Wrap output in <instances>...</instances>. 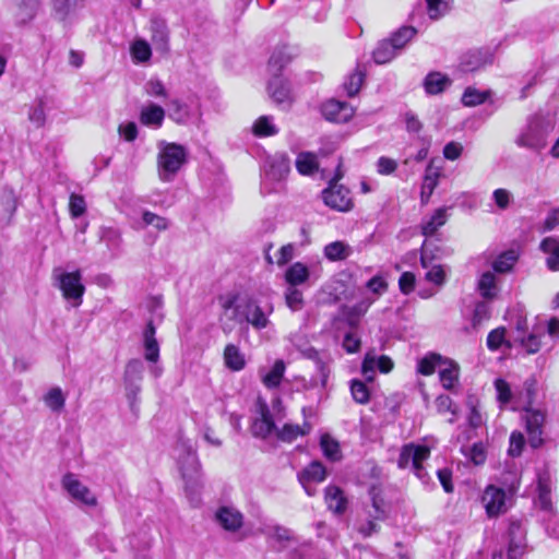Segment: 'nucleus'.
Wrapping results in <instances>:
<instances>
[{"label":"nucleus","mask_w":559,"mask_h":559,"mask_svg":"<svg viewBox=\"0 0 559 559\" xmlns=\"http://www.w3.org/2000/svg\"><path fill=\"white\" fill-rule=\"evenodd\" d=\"M131 57L136 63L147 62L152 57L150 44L142 38L135 39L130 47Z\"/></svg>","instance_id":"obj_41"},{"label":"nucleus","mask_w":559,"mask_h":559,"mask_svg":"<svg viewBox=\"0 0 559 559\" xmlns=\"http://www.w3.org/2000/svg\"><path fill=\"white\" fill-rule=\"evenodd\" d=\"M238 295L234 293H229L223 295L218 298V302L221 308L224 311V314L234 321L241 322V311L243 305H237Z\"/></svg>","instance_id":"obj_29"},{"label":"nucleus","mask_w":559,"mask_h":559,"mask_svg":"<svg viewBox=\"0 0 559 559\" xmlns=\"http://www.w3.org/2000/svg\"><path fill=\"white\" fill-rule=\"evenodd\" d=\"M225 366L233 371H240L246 367V358L235 344H227L224 348Z\"/></svg>","instance_id":"obj_31"},{"label":"nucleus","mask_w":559,"mask_h":559,"mask_svg":"<svg viewBox=\"0 0 559 559\" xmlns=\"http://www.w3.org/2000/svg\"><path fill=\"white\" fill-rule=\"evenodd\" d=\"M551 129V126L546 123L544 119L535 117L521 131L515 143L521 147L535 151L542 150L546 146L547 136Z\"/></svg>","instance_id":"obj_2"},{"label":"nucleus","mask_w":559,"mask_h":559,"mask_svg":"<svg viewBox=\"0 0 559 559\" xmlns=\"http://www.w3.org/2000/svg\"><path fill=\"white\" fill-rule=\"evenodd\" d=\"M443 362V358L438 354H429L421 358L417 365V371L423 376H431L438 365Z\"/></svg>","instance_id":"obj_46"},{"label":"nucleus","mask_w":559,"mask_h":559,"mask_svg":"<svg viewBox=\"0 0 559 559\" xmlns=\"http://www.w3.org/2000/svg\"><path fill=\"white\" fill-rule=\"evenodd\" d=\"M257 412L259 417L253 423V435L266 438L275 430V424L266 402L262 399H258L257 401Z\"/></svg>","instance_id":"obj_16"},{"label":"nucleus","mask_w":559,"mask_h":559,"mask_svg":"<svg viewBox=\"0 0 559 559\" xmlns=\"http://www.w3.org/2000/svg\"><path fill=\"white\" fill-rule=\"evenodd\" d=\"M267 88L275 103L286 106H289L293 103V93L289 83L286 80L280 76H273Z\"/></svg>","instance_id":"obj_22"},{"label":"nucleus","mask_w":559,"mask_h":559,"mask_svg":"<svg viewBox=\"0 0 559 559\" xmlns=\"http://www.w3.org/2000/svg\"><path fill=\"white\" fill-rule=\"evenodd\" d=\"M46 405L55 412L63 408L66 399L60 388L50 389L44 397Z\"/></svg>","instance_id":"obj_55"},{"label":"nucleus","mask_w":559,"mask_h":559,"mask_svg":"<svg viewBox=\"0 0 559 559\" xmlns=\"http://www.w3.org/2000/svg\"><path fill=\"white\" fill-rule=\"evenodd\" d=\"M61 485L75 502L87 507H95L97 504L95 495L74 474H66L62 477Z\"/></svg>","instance_id":"obj_8"},{"label":"nucleus","mask_w":559,"mask_h":559,"mask_svg":"<svg viewBox=\"0 0 559 559\" xmlns=\"http://www.w3.org/2000/svg\"><path fill=\"white\" fill-rule=\"evenodd\" d=\"M488 96V92H481L475 87H467L463 93L462 103L465 106L474 107L485 103Z\"/></svg>","instance_id":"obj_53"},{"label":"nucleus","mask_w":559,"mask_h":559,"mask_svg":"<svg viewBox=\"0 0 559 559\" xmlns=\"http://www.w3.org/2000/svg\"><path fill=\"white\" fill-rule=\"evenodd\" d=\"M425 277L428 282L433 283L437 286H442L445 283V272L439 264H430Z\"/></svg>","instance_id":"obj_63"},{"label":"nucleus","mask_w":559,"mask_h":559,"mask_svg":"<svg viewBox=\"0 0 559 559\" xmlns=\"http://www.w3.org/2000/svg\"><path fill=\"white\" fill-rule=\"evenodd\" d=\"M515 340L520 342L527 354H536L540 349V334L535 331L516 336Z\"/></svg>","instance_id":"obj_54"},{"label":"nucleus","mask_w":559,"mask_h":559,"mask_svg":"<svg viewBox=\"0 0 559 559\" xmlns=\"http://www.w3.org/2000/svg\"><path fill=\"white\" fill-rule=\"evenodd\" d=\"M350 393L355 402L359 404H367L370 399V392L367 385L360 380H352Z\"/></svg>","instance_id":"obj_58"},{"label":"nucleus","mask_w":559,"mask_h":559,"mask_svg":"<svg viewBox=\"0 0 559 559\" xmlns=\"http://www.w3.org/2000/svg\"><path fill=\"white\" fill-rule=\"evenodd\" d=\"M320 110L325 120L334 123H345L355 114V109L348 103L334 98L324 102Z\"/></svg>","instance_id":"obj_9"},{"label":"nucleus","mask_w":559,"mask_h":559,"mask_svg":"<svg viewBox=\"0 0 559 559\" xmlns=\"http://www.w3.org/2000/svg\"><path fill=\"white\" fill-rule=\"evenodd\" d=\"M481 501L489 518L498 516L508 510L507 495L502 488L488 486L483 493Z\"/></svg>","instance_id":"obj_10"},{"label":"nucleus","mask_w":559,"mask_h":559,"mask_svg":"<svg viewBox=\"0 0 559 559\" xmlns=\"http://www.w3.org/2000/svg\"><path fill=\"white\" fill-rule=\"evenodd\" d=\"M362 81L364 74L361 72H355L350 74L344 82V88L347 95L350 97L355 96L359 92L362 85Z\"/></svg>","instance_id":"obj_61"},{"label":"nucleus","mask_w":559,"mask_h":559,"mask_svg":"<svg viewBox=\"0 0 559 559\" xmlns=\"http://www.w3.org/2000/svg\"><path fill=\"white\" fill-rule=\"evenodd\" d=\"M311 272L302 262H295L287 267L284 280L288 286H300L311 278Z\"/></svg>","instance_id":"obj_26"},{"label":"nucleus","mask_w":559,"mask_h":559,"mask_svg":"<svg viewBox=\"0 0 559 559\" xmlns=\"http://www.w3.org/2000/svg\"><path fill=\"white\" fill-rule=\"evenodd\" d=\"M524 420L531 447L535 449L540 447L545 415L539 411H526Z\"/></svg>","instance_id":"obj_15"},{"label":"nucleus","mask_w":559,"mask_h":559,"mask_svg":"<svg viewBox=\"0 0 559 559\" xmlns=\"http://www.w3.org/2000/svg\"><path fill=\"white\" fill-rule=\"evenodd\" d=\"M142 344L144 359L152 365L150 372L155 379H157L162 376L163 368L158 365L160 349L156 338V328L153 321H148L143 330Z\"/></svg>","instance_id":"obj_6"},{"label":"nucleus","mask_w":559,"mask_h":559,"mask_svg":"<svg viewBox=\"0 0 559 559\" xmlns=\"http://www.w3.org/2000/svg\"><path fill=\"white\" fill-rule=\"evenodd\" d=\"M393 361L389 356L381 355L377 357L373 353H367L361 365V372L369 381L373 380L374 371L388 373L393 369Z\"/></svg>","instance_id":"obj_18"},{"label":"nucleus","mask_w":559,"mask_h":559,"mask_svg":"<svg viewBox=\"0 0 559 559\" xmlns=\"http://www.w3.org/2000/svg\"><path fill=\"white\" fill-rule=\"evenodd\" d=\"M151 40L155 46L156 50L160 52H167L168 40H169V32L165 21L159 19L151 20Z\"/></svg>","instance_id":"obj_25"},{"label":"nucleus","mask_w":559,"mask_h":559,"mask_svg":"<svg viewBox=\"0 0 559 559\" xmlns=\"http://www.w3.org/2000/svg\"><path fill=\"white\" fill-rule=\"evenodd\" d=\"M325 467L320 462L316 461L309 464L299 474V481L302 485V487H306V483H321L325 479Z\"/></svg>","instance_id":"obj_34"},{"label":"nucleus","mask_w":559,"mask_h":559,"mask_svg":"<svg viewBox=\"0 0 559 559\" xmlns=\"http://www.w3.org/2000/svg\"><path fill=\"white\" fill-rule=\"evenodd\" d=\"M286 370V364L283 359H277L270 370L265 368L259 369L261 382L267 389H276L280 386Z\"/></svg>","instance_id":"obj_23"},{"label":"nucleus","mask_w":559,"mask_h":559,"mask_svg":"<svg viewBox=\"0 0 559 559\" xmlns=\"http://www.w3.org/2000/svg\"><path fill=\"white\" fill-rule=\"evenodd\" d=\"M427 12L431 20H438L449 11V5L444 0H426Z\"/></svg>","instance_id":"obj_59"},{"label":"nucleus","mask_w":559,"mask_h":559,"mask_svg":"<svg viewBox=\"0 0 559 559\" xmlns=\"http://www.w3.org/2000/svg\"><path fill=\"white\" fill-rule=\"evenodd\" d=\"M290 62V56L284 48L276 49L269 61V71L273 76H280V72Z\"/></svg>","instance_id":"obj_43"},{"label":"nucleus","mask_w":559,"mask_h":559,"mask_svg":"<svg viewBox=\"0 0 559 559\" xmlns=\"http://www.w3.org/2000/svg\"><path fill=\"white\" fill-rule=\"evenodd\" d=\"M307 357L313 361L318 373V377L312 379V384L325 386L330 374L331 358L328 355L320 354L313 348L307 352Z\"/></svg>","instance_id":"obj_20"},{"label":"nucleus","mask_w":559,"mask_h":559,"mask_svg":"<svg viewBox=\"0 0 559 559\" xmlns=\"http://www.w3.org/2000/svg\"><path fill=\"white\" fill-rule=\"evenodd\" d=\"M324 500L328 509L335 514H343L347 508V499L342 489L337 486H328L325 488Z\"/></svg>","instance_id":"obj_27"},{"label":"nucleus","mask_w":559,"mask_h":559,"mask_svg":"<svg viewBox=\"0 0 559 559\" xmlns=\"http://www.w3.org/2000/svg\"><path fill=\"white\" fill-rule=\"evenodd\" d=\"M99 237L110 251H117L122 242L121 231L115 227H103Z\"/></svg>","instance_id":"obj_45"},{"label":"nucleus","mask_w":559,"mask_h":559,"mask_svg":"<svg viewBox=\"0 0 559 559\" xmlns=\"http://www.w3.org/2000/svg\"><path fill=\"white\" fill-rule=\"evenodd\" d=\"M397 55L399 52L395 50L392 44L388 41V39L380 41L372 53L373 60L378 64L388 63Z\"/></svg>","instance_id":"obj_42"},{"label":"nucleus","mask_w":559,"mask_h":559,"mask_svg":"<svg viewBox=\"0 0 559 559\" xmlns=\"http://www.w3.org/2000/svg\"><path fill=\"white\" fill-rule=\"evenodd\" d=\"M442 365L439 370L440 382L445 390H452L459 382V366L449 360H443Z\"/></svg>","instance_id":"obj_32"},{"label":"nucleus","mask_w":559,"mask_h":559,"mask_svg":"<svg viewBox=\"0 0 559 559\" xmlns=\"http://www.w3.org/2000/svg\"><path fill=\"white\" fill-rule=\"evenodd\" d=\"M253 132L258 136H270L277 133V128L271 117L262 116L254 122Z\"/></svg>","instance_id":"obj_52"},{"label":"nucleus","mask_w":559,"mask_h":559,"mask_svg":"<svg viewBox=\"0 0 559 559\" xmlns=\"http://www.w3.org/2000/svg\"><path fill=\"white\" fill-rule=\"evenodd\" d=\"M285 302L292 311H299L304 307L302 292L296 286H287Z\"/></svg>","instance_id":"obj_51"},{"label":"nucleus","mask_w":559,"mask_h":559,"mask_svg":"<svg viewBox=\"0 0 559 559\" xmlns=\"http://www.w3.org/2000/svg\"><path fill=\"white\" fill-rule=\"evenodd\" d=\"M188 160L187 148L177 143L160 141L157 154V174L163 182H170Z\"/></svg>","instance_id":"obj_1"},{"label":"nucleus","mask_w":559,"mask_h":559,"mask_svg":"<svg viewBox=\"0 0 559 559\" xmlns=\"http://www.w3.org/2000/svg\"><path fill=\"white\" fill-rule=\"evenodd\" d=\"M448 215H447V209L440 207L436 210V212L432 214V216L423 223L421 225V233L426 237L433 236L437 230L443 226L447 223Z\"/></svg>","instance_id":"obj_36"},{"label":"nucleus","mask_w":559,"mask_h":559,"mask_svg":"<svg viewBox=\"0 0 559 559\" xmlns=\"http://www.w3.org/2000/svg\"><path fill=\"white\" fill-rule=\"evenodd\" d=\"M53 276L58 281V287L62 292V296L72 301L74 307H79L82 304L83 295L85 293V286L82 284V275L80 271L63 272L57 274L55 271Z\"/></svg>","instance_id":"obj_5"},{"label":"nucleus","mask_w":559,"mask_h":559,"mask_svg":"<svg viewBox=\"0 0 559 559\" xmlns=\"http://www.w3.org/2000/svg\"><path fill=\"white\" fill-rule=\"evenodd\" d=\"M142 219L145 226H153L157 230H166L169 226L168 221L150 211L143 212Z\"/></svg>","instance_id":"obj_60"},{"label":"nucleus","mask_w":559,"mask_h":559,"mask_svg":"<svg viewBox=\"0 0 559 559\" xmlns=\"http://www.w3.org/2000/svg\"><path fill=\"white\" fill-rule=\"evenodd\" d=\"M430 455V448L424 444L407 443L402 447L397 460L400 468L412 467L416 476L424 479L423 462Z\"/></svg>","instance_id":"obj_4"},{"label":"nucleus","mask_w":559,"mask_h":559,"mask_svg":"<svg viewBox=\"0 0 559 559\" xmlns=\"http://www.w3.org/2000/svg\"><path fill=\"white\" fill-rule=\"evenodd\" d=\"M311 426L305 423L302 426L295 424H285L282 429L276 431V436L284 442H293L300 436L309 433Z\"/></svg>","instance_id":"obj_35"},{"label":"nucleus","mask_w":559,"mask_h":559,"mask_svg":"<svg viewBox=\"0 0 559 559\" xmlns=\"http://www.w3.org/2000/svg\"><path fill=\"white\" fill-rule=\"evenodd\" d=\"M27 117L31 123L36 128H41L46 122V103L44 98H39L35 104L29 106Z\"/></svg>","instance_id":"obj_44"},{"label":"nucleus","mask_w":559,"mask_h":559,"mask_svg":"<svg viewBox=\"0 0 559 559\" xmlns=\"http://www.w3.org/2000/svg\"><path fill=\"white\" fill-rule=\"evenodd\" d=\"M322 200L326 206L337 212H348L354 206L350 191L335 180L322 191Z\"/></svg>","instance_id":"obj_7"},{"label":"nucleus","mask_w":559,"mask_h":559,"mask_svg":"<svg viewBox=\"0 0 559 559\" xmlns=\"http://www.w3.org/2000/svg\"><path fill=\"white\" fill-rule=\"evenodd\" d=\"M14 19L16 24L26 25L31 23L39 9V0H13Z\"/></svg>","instance_id":"obj_21"},{"label":"nucleus","mask_w":559,"mask_h":559,"mask_svg":"<svg viewBox=\"0 0 559 559\" xmlns=\"http://www.w3.org/2000/svg\"><path fill=\"white\" fill-rule=\"evenodd\" d=\"M416 29L411 26L401 27L395 32L388 41L392 44L395 50L400 53L405 46L414 38Z\"/></svg>","instance_id":"obj_40"},{"label":"nucleus","mask_w":559,"mask_h":559,"mask_svg":"<svg viewBox=\"0 0 559 559\" xmlns=\"http://www.w3.org/2000/svg\"><path fill=\"white\" fill-rule=\"evenodd\" d=\"M373 512L369 511V516L376 520H384L388 514V506L381 497L380 491L374 488L370 491Z\"/></svg>","instance_id":"obj_49"},{"label":"nucleus","mask_w":559,"mask_h":559,"mask_svg":"<svg viewBox=\"0 0 559 559\" xmlns=\"http://www.w3.org/2000/svg\"><path fill=\"white\" fill-rule=\"evenodd\" d=\"M478 289L484 298H492L496 296V276L491 272H485L481 274L478 281Z\"/></svg>","instance_id":"obj_47"},{"label":"nucleus","mask_w":559,"mask_h":559,"mask_svg":"<svg viewBox=\"0 0 559 559\" xmlns=\"http://www.w3.org/2000/svg\"><path fill=\"white\" fill-rule=\"evenodd\" d=\"M321 449L324 455L331 461L341 460L340 444L329 435H323L320 440Z\"/></svg>","instance_id":"obj_48"},{"label":"nucleus","mask_w":559,"mask_h":559,"mask_svg":"<svg viewBox=\"0 0 559 559\" xmlns=\"http://www.w3.org/2000/svg\"><path fill=\"white\" fill-rule=\"evenodd\" d=\"M518 255L514 251H507L500 254L492 264V267L498 273H507L514 265Z\"/></svg>","instance_id":"obj_56"},{"label":"nucleus","mask_w":559,"mask_h":559,"mask_svg":"<svg viewBox=\"0 0 559 559\" xmlns=\"http://www.w3.org/2000/svg\"><path fill=\"white\" fill-rule=\"evenodd\" d=\"M508 551L495 554L492 559H524L526 549V528L519 520H510L508 528Z\"/></svg>","instance_id":"obj_3"},{"label":"nucleus","mask_w":559,"mask_h":559,"mask_svg":"<svg viewBox=\"0 0 559 559\" xmlns=\"http://www.w3.org/2000/svg\"><path fill=\"white\" fill-rule=\"evenodd\" d=\"M525 444V439L522 432L513 431L510 436V445L508 453L513 457H518L522 454Z\"/></svg>","instance_id":"obj_62"},{"label":"nucleus","mask_w":559,"mask_h":559,"mask_svg":"<svg viewBox=\"0 0 559 559\" xmlns=\"http://www.w3.org/2000/svg\"><path fill=\"white\" fill-rule=\"evenodd\" d=\"M489 58L480 51H471L462 57L460 68L463 72H473L484 67Z\"/></svg>","instance_id":"obj_39"},{"label":"nucleus","mask_w":559,"mask_h":559,"mask_svg":"<svg viewBox=\"0 0 559 559\" xmlns=\"http://www.w3.org/2000/svg\"><path fill=\"white\" fill-rule=\"evenodd\" d=\"M442 175V166L436 165V159H431L426 168L423 185L426 188H433L439 183V178Z\"/></svg>","instance_id":"obj_50"},{"label":"nucleus","mask_w":559,"mask_h":559,"mask_svg":"<svg viewBox=\"0 0 559 559\" xmlns=\"http://www.w3.org/2000/svg\"><path fill=\"white\" fill-rule=\"evenodd\" d=\"M296 168L299 174L309 176L319 168L317 155L311 152H301L296 158Z\"/></svg>","instance_id":"obj_38"},{"label":"nucleus","mask_w":559,"mask_h":559,"mask_svg":"<svg viewBox=\"0 0 559 559\" xmlns=\"http://www.w3.org/2000/svg\"><path fill=\"white\" fill-rule=\"evenodd\" d=\"M215 521L225 531L235 533L242 527L243 515L234 507L223 506L216 510Z\"/></svg>","instance_id":"obj_14"},{"label":"nucleus","mask_w":559,"mask_h":559,"mask_svg":"<svg viewBox=\"0 0 559 559\" xmlns=\"http://www.w3.org/2000/svg\"><path fill=\"white\" fill-rule=\"evenodd\" d=\"M539 249L546 255L547 269L551 272H559V239L546 237L540 241Z\"/></svg>","instance_id":"obj_24"},{"label":"nucleus","mask_w":559,"mask_h":559,"mask_svg":"<svg viewBox=\"0 0 559 559\" xmlns=\"http://www.w3.org/2000/svg\"><path fill=\"white\" fill-rule=\"evenodd\" d=\"M352 252V247L344 241H333L324 247V255L330 261L345 260Z\"/></svg>","instance_id":"obj_37"},{"label":"nucleus","mask_w":559,"mask_h":559,"mask_svg":"<svg viewBox=\"0 0 559 559\" xmlns=\"http://www.w3.org/2000/svg\"><path fill=\"white\" fill-rule=\"evenodd\" d=\"M290 171V160L285 154H275L266 160L265 175L273 181H281Z\"/></svg>","instance_id":"obj_19"},{"label":"nucleus","mask_w":559,"mask_h":559,"mask_svg":"<svg viewBox=\"0 0 559 559\" xmlns=\"http://www.w3.org/2000/svg\"><path fill=\"white\" fill-rule=\"evenodd\" d=\"M452 81L441 72H430L424 80V88L428 95H438L445 91Z\"/></svg>","instance_id":"obj_28"},{"label":"nucleus","mask_w":559,"mask_h":559,"mask_svg":"<svg viewBox=\"0 0 559 559\" xmlns=\"http://www.w3.org/2000/svg\"><path fill=\"white\" fill-rule=\"evenodd\" d=\"M536 504L542 510L552 513L554 506L551 501V486L550 480L547 477L539 476L538 478V496Z\"/></svg>","instance_id":"obj_33"},{"label":"nucleus","mask_w":559,"mask_h":559,"mask_svg":"<svg viewBox=\"0 0 559 559\" xmlns=\"http://www.w3.org/2000/svg\"><path fill=\"white\" fill-rule=\"evenodd\" d=\"M420 251V264L424 269H428L432 261L439 258V248L432 241H424Z\"/></svg>","instance_id":"obj_57"},{"label":"nucleus","mask_w":559,"mask_h":559,"mask_svg":"<svg viewBox=\"0 0 559 559\" xmlns=\"http://www.w3.org/2000/svg\"><path fill=\"white\" fill-rule=\"evenodd\" d=\"M165 118V110L155 104H148L141 109L140 121L147 127L159 128Z\"/></svg>","instance_id":"obj_30"},{"label":"nucleus","mask_w":559,"mask_h":559,"mask_svg":"<svg viewBox=\"0 0 559 559\" xmlns=\"http://www.w3.org/2000/svg\"><path fill=\"white\" fill-rule=\"evenodd\" d=\"M376 168L378 174L389 176L397 169V162L393 158L381 156L376 163Z\"/></svg>","instance_id":"obj_64"},{"label":"nucleus","mask_w":559,"mask_h":559,"mask_svg":"<svg viewBox=\"0 0 559 559\" xmlns=\"http://www.w3.org/2000/svg\"><path fill=\"white\" fill-rule=\"evenodd\" d=\"M178 464L185 479L193 480L199 476L200 462L195 451L186 444L181 445V453L178 455Z\"/></svg>","instance_id":"obj_17"},{"label":"nucleus","mask_w":559,"mask_h":559,"mask_svg":"<svg viewBox=\"0 0 559 559\" xmlns=\"http://www.w3.org/2000/svg\"><path fill=\"white\" fill-rule=\"evenodd\" d=\"M272 311V307H270V309L265 312L255 300L248 299L243 304V308L240 314L241 322L246 321L247 323L251 324L255 330L265 329L270 323L269 314Z\"/></svg>","instance_id":"obj_12"},{"label":"nucleus","mask_w":559,"mask_h":559,"mask_svg":"<svg viewBox=\"0 0 559 559\" xmlns=\"http://www.w3.org/2000/svg\"><path fill=\"white\" fill-rule=\"evenodd\" d=\"M144 369V364L139 358L130 359L126 365L123 380L130 400H135L141 390L140 383L143 379Z\"/></svg>","instance_id":"obj_11"},{"label":"nucleus","mask_w":559,"mask_h":559,"mask_svg":"<svg viewBox=\"0 0 559 559\" xmlns=\"http://www.w3.org/2000/svg\"><path fill=\"white\" fill-rule=\"evenodd\" d=\"M85 0H52V15L62 23H71L85 8Z\"/></svg>","instance_id":"obj_13"}]
</instances>
